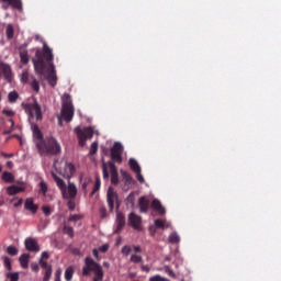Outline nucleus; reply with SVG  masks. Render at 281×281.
<instances>
[{"instance_id":"obj_52","label":"nucleus","mask_w":281,"mask_h":281,"mask_svg":"<svg viewBox=\"0 0 281 281\" xmlns=\"http://www.w3.org/2000/svg\"><path fill=\"white\" fill-rule=\"evenodd\" d=\"M31 269L35 273H38V271L41 270V268L38 267V263H36V262L31 263Z\"/></svg>"},{"instance_id":"obj_3","label":"nucleus","mask_w":281,"mask_h":281,"mask_svg":"<svg viewBox=\"0 0 281 281\" xmlns=\"http://www.w3.org/2000/svg\"><path fill=\"white\" fill-rule=\"evenodd\" d=\"M86 266L82 268V276H91V271H93L94 277L92 281H103L104 280V270H102V266L95 262L92 258L87 257L85 259Z\"/></svg>"},{"instance_id":"obj_6","label":"nucleus","mask_w":281,"mask_h":281,"mask_svg":"<svg viewBox=\"0 0 281 281\" xmlns=\"http://www.w3.org/2000/svg\"><path fill=\"white\" fill-rule=\"evenodd\" d=\"M75 133L79 139V146H85L87 144V139L93 138V128L91 127H86L85 130L76 127Z\"/></svg>"},{"instance_id":"obj_47","label":"nucleus","mask_w":281,"mask_h":281,"mask_svg":"<svg viewBox=\"0 0 281 281\" xmlns=\"http://www.w3.org/2000/svg\"><path fill=\"white\" fill-rule=\"evenodd\" d=\"M40 265L42 267V269L47 270L48 268H52V265H48L47 261L40 259Z\"/></svg>"},{"instance_id":"obj_56","label":"nucleus","mask_w":281,"mask_h":281,"mask_svg":"<svg viewBox=\"0 0 281 281\" xmlns=\"http://www.w3.org/2000/svg\"><path fill=\"white\" fill-rule=\"evenodd\" d=\"M41 260H49V254L47 251H43L41 255Z\"/></svg>"},{"instance_id":"obj_58","label":"nucleus","mask_w":281,"mask_h":281,"mask_svg":"<svg viewBox=\"0 0 281 281\" xmlns=\"http://www.w3.org/2000/svg\"><path fill=\"white\" fill-rule=\"evenodd\" d=\"M2 157H4V159H10L12 157H14V154H7V153H1Z\"/></svg>"},{"instance_id":"obj_24","label":"nucleus","mask_w":281,"mask_h":281,"mask_svg":"<svg viewBox=\"0 0 281 281\" xmlns=\"http://www.w3.org/2000/svg\"><path fill=\"white\" fill-rule=\"evenodd\" d=\"M5 34L8 41H12V38H14V26L12 24L7 25Z\"/></svg>"},{"instance_id":"obj_27","label":"nucleus","mask_w":281,"mask_h":281,"mask_svg":"<svg viewBox=\"0 0 281 281\" xmlns=\"http://www.w3.org/2000/svg\"><path fill=\"white\" fill-rule=\"evenodd\" d=\"M100 186H101L100 177H97L94 186H93V189H92V191L90 193V196H94L95 195V192H98L100 190Z\"/></svg>"},{"instance_id":"obj_20","label":"nucleus","mask_w":281,"mask_h":281,"mask_svg":"<svg viewBox=\"0 0 281 281\" xmlns=\"http://www.w3.org/2000/svg\"><path fill=\"white\" fill-rule=\"evenodd\" d=\"M1 179L4 183H14V175L10 171H3Z\"/></svg>"},{"instance_id":"obj_16","label":"nucleus","mask_w":281,"mask_h":281,"mask_svg":"<svg viewBox=\"0 0 281 281\" xmlns=\"http://www.w3.org/2000/svg\"><path fill=\"white\" fill-rule=\"evenodd\" d=\"M138 207L142 214H146L150 207V200L146 199V196H140L138 200Z\"/></svg>"},{"instance_id":"obj_44","label":"nucleus","mask_w":281,"mask_h":281,"mask_svg":"<svg viewBox=\"0 0 281 281\" xmlns=\"http://www.w3.org/2000/svg\"><path fill=\"white\" fill-rule=\"evenodd\" d=\"M102 172H103V179H109V169L106 168V162L102 164Z\"/></svg>"},{"instance_id":"obj_48","label":"nucleus","mask_w":281,"mask_h":281,"mask_svg":"<svg viewBox=\"0 0 281 281\" xmlns=\"http://www.w3.org/2000/svg\"><path fill=\"white\" fill-rule=\"evenodd\" d=\"M60 276H63V269L58 268L55 271V281H60Z\"/></svg>"},{"instance_id":"obj_25","label":"nucleus","mask_w":281,"mask_h":281,"mask_svg":"<svg viewBox=\"0 0 281 281\" xmlns=\"http://www.w3.org/2000/svg\"><path fill=\"white\" fill-rule=\"evenodd\" d=\"M180 241H181V237H179V234L173 232L169 235V243H171V245H177Z\"/></svg>"},{"instance_id":"obj_1","label":"nucleus","mask_w":281,"mask_h":281,"mask_svg":"<svg viewBox=\"0 0 281 281\" xmlns=\"http://www.w3.org/2000/svg\"><path fill=\"white\" fill-rule=\"evenodd\" d=\"M33 67L37 76H46V80L50 87H56L58 78L56 77V68L54 66V53L52 48L47 46V43L43 44V49L35 52V58L32 59Z\"/></svg>"},{"instance_id":"obj_17","label":"nucleus","mask_w":281,"mask_h":281,"mask_svg":"<svg viewBox=\"0 0 281 281\" xmlns=\"http://www.w3.org/2000/svg\"><path fill=\"white\" fill-rule=\"evenodd\" d=\"M24 209L32 214H36V212H38V204L34 203V199L27 198L24 202Z\"/></svg>"},{"instance_id":"obj_60","label":"nucleus","mask_w":281,"mask_h":281,"mask_svg":"<svg viewBox=\"0 0 281 281\" xmlns=\"http://www.w3.org/2000/svg\"><path fill=\"white\" fill-rule=\"evenodd\" d=\"M140 269L142 271H145V273H150V267L148 266H142Z\"/></svg>"},{"instance_id":"obj_8","label":"nucleus","mask_w":281,"mask_h":281,"mask_svg":"<svg viewBox=\"0 0 281 281\" xmlns=\"http://www.w3.org/2000/svg\"><path fill=\"white\" fill-rule=\"evenodd\" d=\"M117 199H119V195H117V192H115V189H113L112 187H109L108 193H106V203L110 212H113V210L115 209V201H117Z\"/></svg>"},{"instance_id":"obj_11","label":"nucleus","mask_w":281,"mask_h":281,"mask_svg":"<svg viewBox=\"0 0 281 281\" xmlns=\"http://www.w3.org/2000/svg\"><path fill=\"white\" fill-rule=\"evenodd\" d=\"M126 225V216H124V213L117 212L116 213V229L114 231V234H120L122 229H124V226Z\"/></svg>"},{"instance_id":"obj_62","label":"nucleus","mask_w":281,"mask_h":281,"mask_svg":"<svg viewBox=\"0 0 281 281\" xmlns=\"http://www.w3.org/2000/svg\"><path fill=\"white\" fill-rule=\"evenodd\" d=\"M14 167V162H12L11 160L7 161V168L12 169Z\"/></svg>"},{"instance_id":"obj_32","label":"nucleus","mask_w":281,"mask_h":281,"mask_svg":"<svg viewBox=\"0 0 281 281\" xmlns=\"http://www.w3.org/2000/svg\"><path fill=\"white\" fill-rule=\"evenodd\" d=\"M7 254H9V256H19V249L14 246H9L7 248Z\"/></svg>"},{"instance_id":"obj_43","label":"nucleus","mask_w":281,"mask_h":281,"mask_svg":"<svg viewBox=\"0 0 281 281\" xmlns=\"http://www.w3.org/2000/svg\"><path fill=\"white\" fill-rule=\"evenodd\" d=\"M40 192H42V194L47 193V183H45V181L40 182Z\"/></svg>"},{"instance_id":"obj_9","label":"nucleus","mask_w":281,"mask_h":281,"mask_svg":"<svg viewBox=\"0 0 281 281\" xmlns=\"http://www.w3.org/2000/svg\"><path fill=\"white\" fill-rule=\"evenodd\" d=\"M24 245H25V249L27 251H32V252H38L41 251V246L38 245V241L33 238V237H29L24 240Z\"/></svg>"},{"instance_id":"obj_21","label":"nucleus","mask_w":281,"mask_h":281,"mask_svg":"<svg viewBox=\"0 0 281 281\" xmlns=\"http://www.w3.org/2000/svg\"><path fill=\"white\" fill-rule=\"evenodd\" d=\"M128 166L131 170H133V172H140L142 170V167H139V164L137 162V160H135V158H130Z\"/></svg>"},{"instance_id":"obj_42","label":"nucleus","mask_w":281,"mask_h":281,"mask_svg":"<svg viewBox=\"0 0 281 281\" xmlns=\"http://www.w3.org/2000/svg\"><path fill=\"white\" fill-rule=\"evenodd\" d=\"M7 278H10V281H19V272L8 273Z\"/></svg>"},{"instance_id":"obj_53","label":"nucleus","mask_w":281,"mask_h":281,"mask_svg":"<svg viewBox=\"0 0 281 281\" xmlns=\"http://www.w3.org/2000/svg\"><path fill=\"white\" fill-rule=\"evenodd\" d=\"M99 251H101V254H106V251H109V245H102L101 247H99Z\"/></svg>"},{"instance_id":"obj_45","label":"nucleus","mask_w":281,"mask_h":281,"mask_svg":"<svg viewBox=\"0 0 281 281\" xmlns=\"http://www.w3.org/2000/svg\"><path fill=\"white\" fill-rule=\"evenodd\" d=\"M99 214H100V218H106V207L105 206H101L99 209Z\"/></svg>"},{"instance_id":"obj_18","label":"nucleus","mask_w":281,"mask_h":281,"mask_svg":"<svg viewBox=\"0 0 281 281\" xmlns=\"http://www.w3.org/2000/svg\"><path fill=\"white\" fill-rule=\"evenodd\" d=\"M150 207L153 210H155L156 212H158L161 216H164V214H166V207H164V205H161V202L157 199H154L151 201Z\"/></svg>"},{"instance_id":"obj_5","label":"nucleus","mask_w":281,"mask_h":281,"mask_svg":"<svg viewBox=\"0 0 281 281\" xmlns=\"http://www.w3.org/2000/svg\"><path fill=\"white\" fill-rule=\"evenodd\" d=\"M25 113L30 115V117H36L37 122H41L43 120V110L41 109V104H38V101L34 99V102L32 103H23L22 104Z\"/></svg>"},{"instance_id":"obj_59","label":"nucleus","mask_w":281,"mask_h":281,"mask_svg":"<svg viewBox=\"0 0 281 281\" xmlns=\"http://www.w3.org/2000/svg\"><path fill=\"white\" fill-rule=\"evenodd\" d=\"M92 256H94V258L97 259V260H100V255H99V252H98V249H93L92 250Z\"/></svg>"},{"instance_id":"obj_4","label":"nucleus","mask_w":281,"mask_h":281,"mask_svg":"<svg viewBox=\"0 0 281 281\" xmlns=\"http://www.w3.org/2000/svg\"><path fill=\"white\" fill-rule=\"evenodd\" d=\"M74 102L71 101V94L70 93H64L61 97V117L67 123L71 122L74 120Z\"/></svg>"},{"instance_id":"obj_23","label":"nucleus","mask_w":281,"mask_h":281,"mask_svg":"<svg viewBox=\"0 0 281 281\" xmlns=\"http://www.w3.org/2000/svg\"><path fill=\"white\" fill-rule=\"evenodd\" d=\"M20 60L22 65H27V63H30V54L27 49H23L20 52Z\"/></svg>"},{"instance_id":"obj_63","label":"nucleus","mask_w":281,"mask_h":281,"mask_svg":"<svg viewBox=\"0 0 281 281\" xmlns=\"http://www.w3.org/2000/svg\"><path fill=\"white\" fill-rule=\"evenodd\" d=\"M134 251H135V254H140L142 247H139V246H134Z\"/></svg>"},{"instance_id":"obj_41","label":"nucleus","mask_w":281,"mask_h":281,"mask_svg":"<svg viewBox=\"0 0 281 281\" xmlns=\"http://www.w3.org/2000/svg\"><path fill=\"white\" fill-rule=\"evenodd\" d=\"M3 262H4L5 269H8V271H11V269H12V261L10 260V258L9 257H4Z\"/></svg>"},{"instance_id":"obj_29","label":"nucleus","mask_w":281,"mask_h":281,"mask_svg":"<svg viewBox=\"0 0 281 281\" xmlns=\"http://www.w3.org/2000/svg\"><path fill=\"white\" fill-rule=\"evenodd\" d=\"M74 278V268L68 267L65 271V280L70 281Z\"/></svg>"},{"instance_id":"obj_2","label":"nucleus","mask_w":281,"mask_h":281,"mask_svg":"<svg viewBox=\"0 0 281 281\" xmlns=\"http://www.w3.org/2000/svg\"><path fill=\"white\" fill-rule=\"evenodd\" d=\"M36 148L42 157H56L63 153L60 143H58V139H56L54 136H47L44 138V140L36 142Z\"/></svg>"},{"instance_id":"obj_31","label":"nucleus","mask_w":281,"mask_h":281,"mask_svg":"<svg viewBox=\"0 0 281 281\" xmlns=\"http://www.w3.org/2000/svg\"><path fill=\"white\" fill-rule=\"evenodd\" d=\"M65 170L68 172V175H75L76 173V167L71 162L66 164Z\"/></svg>"},{"instance_id":"obj_28","label":"nucleus","mask_w":281,"mask_h":281,"mask_svg":"<svg viewBox=\"0 0 281 281\" xmlns=\"http://www.w3.org/2000/svg\"><path fill=\"white\" fill-rule=\"evenodd\" d=\"M121 176L124 179L125 183H133V177L127 171L121 170Z\"/></svg>"},{"instance_id":"obj_55","label":"nucleus","mask_w":281,"mask_h":281,"mask_svg":"<svg viewBox=\"0 0 281 281\" xmlns=\"http://www.w3.org/2000/svg\"><path fill=\"white\" fill-rule=\"evenodd\" d=\"M2 113L3 115H7V117H12V115H14V111L12 110H3Z\"/></svg>"},{"instance_id":"obj_35","label":"nucleus","mask_w":281,"mask_h":281,"mask_svg":"<svg viewBox=\"0 0 281 281\" xmlns=\"http://www.w3.org/2000/svg\"><path fill=\"white\" fill-rule=\"evenodd\" d=\"M64 234L69 236L70 238H74V227L71 226H64Z\"/></svg>"},{"instance_id":"obj_33","label":"nucleus","mask_w":281,"mask_h":281,"mask_svg":"<svg viewBox=\"0 0 281 281\" xmlns=\"http://www.w3.org/2000/svg\"><path fill=\"white\" fill-rule=\"evenodd\" d=\"M7 194H9V196H14V194H19V192L16 190V186L8 187Z\"/></svg>"},{"instance_id":"obj_49","label":"nucleus","mask_w":281,"mask_h":281,"mask_svg":"<svg viewBox=\"0 0 281 281\" xmlns=\"http://www.w3.org/2000/svg\"><path fill=\"white\" fill-rule=\"evenodd\" d=\"M42 211L45 214V216H50L52 214V209H49V206H43Z\"/></svg>"},{"instance_id":"obj_15","label":"nucleus","mask_w":281,"mask_h":281,"mask_svg":"<svg viewBox=\"0 0 281 281\" xmlns=\"http://www.w3.org/2000/svg\"><path fill=\"white\" fill-rule=\"evenodd\" d=\"M78 195V188H76V184L72 182L68 183V193L67 191L63 192L64 199H74Z\"/></svg>"},{"instance_id":"obj_19","label":"nucleus","mask_w":281,"mask_h":281,"mask_svg":"<svg viewBox=\"0 0 281 281\" xmlns=\"http://www.w3.org/2000/svg\"><path fill=\"white\" fill-rule=\"evenodd\" d=\"M52 177H53L54 181L56 182L57 187L59 188V190H61V192H66L67 184L65 183V180H63L56 173H52Z\"/></svg>"},{"instance_id":"obj_37","label":"nucleus","mask_w":281,"mask_h":281,"mask_svg":"<svg viewBox=\"0 0 281 281\" xmlns=\"http://www.w3.org/2000/svg\"><path fill=\"white\" fill-rule=\"evenodd\" d=\"M142 260H144V258H142V256H139V255L131 256V262H134V265H139V262H142Z\"/></svg>"},{"instance_id":"obj_39","label":"nucleus","mask_w":281,"mask_h":281,"mask_svg":"<svg viewBox=\"0 0 281 281\" xmlns=\"http://www.w3.org/2000/svg\"><path fill=\"white\" fill-rule=\"evenodd\" d=\"M91 178H85L82 183H81V188L82 190L87 193V187L91 183Z\"/></svg>"},{"instance_id":"obj_61","label":"nucleus","mask_w":281,"mask_h":281,"mask_svg":"<svg viewBox=\"0 0 281 281\" xmlns=\"http://www.w3.org/2000/svg\"><path fill=\"white\" fill-rule=\"evenodd\" d=\"M23 205V199H20L16 203L13 204V207H21Z\"/></svg>"},{"instance_id":"obj_38","label":"nucleus","mask_w":281,"mask_h":281,"mask_svg":"<svg viewBox=\"0 0 281 281\" xmlns=\"http://www.w3.org/2000/svg\"><path fill=\"white\" fill-rule=\"evenodd\" d=\"M155 226L158 227V229H166V222H164V220H155Z\"/></svg>"},{"instance_id":"obj_50","label":"nucleus","mask_w":281,"mask_h":281,"mask_svg":"<svg viewBox=\"0 0 281 281\" xmlns=\"http://www.w3.org/2000/svg\"><path fill=\"white\" fill-rule=\"evenodd\" d=\"M149 281H166L161 276L156 274L154 277H150Z\"/></svg>"},{"instance_id":"obj_14","label":"nucleus","mask_w":281,"mask_h":281,"mask_svg":"<svg viewBox=\"0 0 281 281\" xmlns=\"http://www.w3.org/2000/svg\"><path fill=\"white\" fill-rule=\"evenodd\" d=\"M128 225H131V227L134 229H139V226L142 225V216H138L135 213H130Z\"/></svg>"},{"instance_id":"obj_7","label":"nucleus","mask_w":281,"mask_h":281,"mask_svg":"<svg viewBox=\"0 0 281 281\" xmlns=\"http://www.w3.org/2000/svg\"><path fill=\"white\" fill-rule=\"evenodd\" d=\"M112 161L116 164H122V154L124 153V146L122 143H114L113 147L110 149Z\"/></svg>"},{"instance_id":"obj_46","label":"nucleus","mask_w":281,"mask_h":281,"mask_svg":"<svg viewBox=\"0 0 281 281\" xmlns=\"http://www.w3.org/2000/svg\"><path fill=\"white\" fill-rule=\"evenodd\" d=\"M67 207L68 210H70V212H74L76 210V202H74V200H69L67 203Z\"/></svg>"},{"instance_id":"obj_51","label":"nucleus","mask_w":281,"mask_h":281,"mask_svg":"<svg viewBox=\"0 0 281 281\" xmlns=\"http://www.w3.org/2000/svg\"><path fill=\"white\" fill-rule=\"evenodd\" d=\"M136 178H137V181H139V183H144V176H142V170L140 171H136Z\"/></svg>"},{"instance_id":"obj_12","label":"nucleus","mask_w":281,"mask_h":281,"mask_svg":"<svg viewBox=\"0 0 281 281\" xmlns=\"http://www.w3.org/2000/svg\"><path fill=\"white\" fill-rule=\"evenodd\" d=\"M108 166L111 172V183L113 186H117V183H120L117 167H115V164H113V161H108Z\"/></svg>"},{"instance_id":"obj_34","label":"nucleus","mask_w":281,"mask_h":281,"mask_svg":"<svg viewBox=\"0 0 281 281\" xmlns=\"http://www.w3.org/2000/svg\"><path fill=\"white\" fill-rule=\"evenodd\" d=\"M53 272H54V270L52 268H48L47 270H45L43 281L52 280Z\"/></svg>"},{"instance_id":"obj_40","label":"nucleus","mask_w":281,"mask_h":281,"mask_svg":"<svg viewBox=\"0 0 281 281\" xmlns=\"http://www.w3.org/2000/svg\"><path fill=\"white\" fill-rule=\"evenodd\" d=\"M95 153H98V142H93L91 144L90 150H89V155H95Z\"/></svg>"},{"instance_id":"obj_22","label":"nucleus","mask_w":281,"mask_h":281,"mask_svg":"<svg viewBox=\"0 0 281 281\" xmlns=\"http://www.w3.org/2000/svg\"><path fill=\"white\" fill-rule=\"evenodd\" d=\"M20 265L22 267V269H27L29 265H30V255L27 254H23L20 258Z\"/></svg>"},{"instance_id":"obj_36","label":"nucleus","mask_w":281,"mask_h":281,"mask_svg":"<svg viewBox=\"0 0 281 281\" xmlns=\"http://www.w3.org/2000/svg\"><path fill=\"white\" fill-rule=\"evenodd\" d=\"M27 80H30V72L23 71L20 81L22 85H27Z\"/></svg>"},{"instance_id":"obj_13","label":"nucleus","mask_w":281,"mask_h":281,"mask_svg":"<svg viewBox=\"0 0 281 281\" xmlns=\"http://www.w3.org/2000/svg\"><path fill=\"white\" fill-rule=\"evenodd\" d=\"M31 130L33 132V139L35 142H45V138L43 136V132L41 131V128L38 127V125L31 123Z\"/></svg>"},{"instance_id":"obj_57","label":"nucleus","mask_w":281,"mask_h":281,"mask_svg":"<svg viewBox=\"0 0 281 281\" xmlns=\"http://www.w3.org/2000/svg\"><path fill=\"white\" fill-rule=\"evenodd\" d=\"M122 252H123V254H126V256H128V254H131V247H130V246H124V247L122 248Z\"/></svg>"},{"instance_id":"obj_10","label":"nucleus","mask_w":281,"mask_h":281,"mask_svg":"<svg viewBox=\"0 0 281 281\" xmlns=\"http://www.w3.org/2000/svg\"><path fill=\"white\" fill-rule=\"evenodd\" d=\"M2 3H7L2 5V10H9L10 5L13 10H23V1L21 0H1Z\"/></svg>"},{"instance_id":"obj_26","label":"nucleus","mask_w":281,"mask_h":281,"mask_svg":"<svg viewBox=\"0 0 281 281\" xmlns=\"http://www.w3.org/2000/svg\"><path fill=\"white\" fill-rule=\"evenodd\" d=\"M8 100L11 104H14V102H16V100H19V92H16V91L9 92Z\"/></svg>"},{"instance_id":"obj_64","label":"nucleus","mask_w":281,"mask_h":281,"mask_svg":"<svg viewBox=\"0 0 281 281\" xmlns=\"http://www.w3.org/2000/svg\"><path fill=\"white\" fill-rule=\"evenodd\" d=\"M149 232H150L151 236H155V234H157L154 226L149 227Z\"/></svg>"},{"instance_id":"obj_30","label":"nucleus","mask_w":281,"mask_h":281,"mask_svg":"<svg viewBox=\"0 0 281 281\" xmlns=\"http://www.w3.org/2000/svg\"><path fill=\"white\" fill-rule=\"evenodd\" d=\"M31 88L33 89V91H35V93H38V91H41V86L38 85V80H36V78H33V81L31 82Z\"/></svg>"},{"instance_id":"obj_54","label":"nucleus","mask_w":281,"mask_h":281,"mask_svg":"<svg viewBox=\"0 0 281 281\" xmlns=\"http://www.w3.org/2000/svg\"><path fill=\"white\" fill-rule=\"evenodd\" d=\"M68 221H70V222L80 221V215H78V214L70 215L68 217Z\"/></svg>"}]
</instances>
